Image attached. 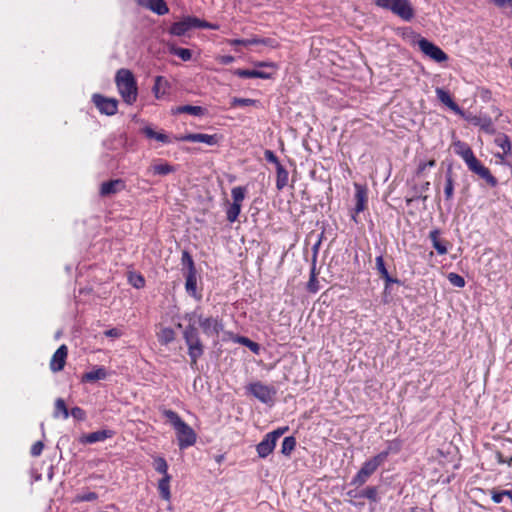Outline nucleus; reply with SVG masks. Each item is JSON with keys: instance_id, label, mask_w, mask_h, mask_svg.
Returning a JSON list of instances; mask_svg holds the SVG:
<instances>
[{"instance_id": "obj_1", "label": "nucleus", "mask_w": 512, "mask_h": 512, "mask_svg": "<svg viewBox=\"0 0 512 512\" xmlns=\"http://www.w3.org/2000/svg\"><path fill=\"white\" fill-rule=\"evenodd\" d=\"M115 82L123 101L132 105L137 100L138 88L132 72L128 69H120L116 73Z\"/></svg>"}, {"instance_id": "obj_2", "label": "nucleus", "mask_w": 512, "mask_h": 512, "mask_svg": "<svg viewBox=\"0 0 512 512\" xmlns=\"http://www.w3.org/2000/svg\"><path fill=\"white\" fill-rule=\"evenodd\" d=\"M183 337L188 346V354L191 358V366L197 365V360L203 355L204 347L199 338V333L194 324H189L184 332Z\"/></svg>"}, {"instance_id": "obj_3", "label": "nucleus", "mask_w": 512, "mask_h": 512, "mask_svg": "<svg viewBox=\"0 0 512 512\" xmlns=\"http://www.w3.org/2000/svg\"><path fill=\"white\" fill-rule=\"evenodd\" d=\"M375 4L405 21H410L414 17V9L409 0H375Z\"/></svg>"}, {"instance_id": "obj_4", "label": "nucleus", "mask_w": 512, "mask_h": 512, "mask_svg": "<svg viewBox=\"0 0 512 512\" xmlns=\"http://www.w3.org/2000/svg\"><path fill=\"white\" fill-rule=\"evenodd\" d=\"M385 462V454H377L363 463L361 469L352 479L351 484L360 487L366 483L368 478Z\"/></svg>"}, {"instance_id": "obj_5", "label": "nucleus", "mask_w": 512, "mask_h": 512, "mask_svg": "<svg viewBox=\"0 0 512 512\" xmlns=\"http://www.w3.org/2000/svg\"><path fill=\"white\" fill-rule=\"evenodd\" d=\"M215 28L208 23L201 21L196 17H186L183 20L174 23L170 28V33L176 36H183L194 28Z\"/></svg>"}, {"instance_id": "obj_6", "label": "nucleus", "mask_w": 512, "mask_h": 512, "mask_svg": "<svg viewBox=\"0 0 512 512\" xmlns=\"http://www.w3.org/2000/svg\"><path fill=\"white\" fill-rule=\"evenodd\" d=\"M417 45L425 56L437 63H442L448 60V55L440 47L436 46L426 38L419 36Z\"/></svg>"}, {"instance_id": "obj_7", "label": "nucleus", "mask_w": 512, "mask_h": 512, "mask_svg": "<svg viewBox=\"0 0 512 512\" xmlns=\"http://www.w3.org/2000/svg\"><path fill=\"white\" fill-rule=\"evenodd\" d=\"M465 163L471 172L477 174L480 178L484 179L491 187L497 186V184H498L497 179L491 174L490 170L487 167H485L475 157V155H473Z\"/></svg>"}, {"instance_id": "obj_8", "label": "nucleus", "mask_w": 512, "mask_h": 512, "mask_svg": "<svg viewBox=\"0 0 512 512\" xmlns=\"http://www.w3.org/2000/svg\"><path fill=\"white\" fill-rule=\"evenodd\" d=\"M177 434L178 445L180 449L190 447L196 442V433L184 421L175 428Z\"/></svg>"}, {"instance_id": "obj_9", "label": "nucleus", "mask_w": 512, "mask_h": 512, "mask_svg": "<svg viewBox=\"0 0 512 512\" xmlns=\"http://www.w3.org/2000/svg\"><path fill=\"white\" fill-rule=\"evenodd\" d=\"M198 324L207 336L218 337L219 333L223 330L222 322L213 317H203L200 315L198 317Z\"/></svg>"}, {"instance_id": "obj_10", "label": "nucleus", "mask_w": 512, "mask_h": 512, "mask_svg": "<svg viewBox=\"0 0 512 512\" xmlns=\"http://www.w3.org/2000/svg\"><path fill=\"white\" fill-rule=\"evenodd\" d=\"M93 103L102 114L112 116L117 113L118 101L114 98H107L100 94L93 95Z\"/></svg>"}, {"instance_id": "obj_11", "label": "nucleus", "mask_w": 512, "mask_h": 512, "mask_svg": "<svg viewBox=\"0 0 512 512\" xmlns=\"http://www.w3.org/2000/svg\"><path fill=\"white\" fill-rule=\"evenodd\" d=\"M248 389L253 394L254 397L259 399L263 403H268L272 401L276 393L272 387L264 385L261 382H255L250 384Z\"/></svg>"}, {"instance_id": "obj_12", "label": "nucleus", "mask_w": 512, "mask_h": 512, "mask_svg": "<svg viewBox=\"0 0 512 512\" xmlns=\"http://www.w3.org/2000/svg\"><path fill=\"white\" fill-rule=\"evenodd\" d=\"M179 140L186 142H200L213 146L218 143L219 137L216 134L209 135L203 133H189L180 137Z\"/></svg>"}, {"instance_id": "obj_13", "label": "nucleus", "mask_w": 512, "mask_h": 512, "mask_svg": "<svg viewBox=\"0 0 512 512\" xmlns=\"http://www.w3.org/2000/svg\"><path fill=\"white\" fill-rule=\"evenodd\" d=\"M68 354V349L66 345H61L53 354L51 361H50V369L53 372H59L63 370L66 358Z\"/></svg>"}, {"instance_id": "obj_14", "label": "nucleus", "mask_w": 512, "mask_h": 512, "mask_svg": "<svg viewBox=\"0 0 512 512\" xmlns=\"http://www.w3.org/2000/svg\"><path fill=\"white\" fill-rule=\"evenodd\" d=\"M125 188V183L121 179L110 180L103 182L100 187V194L102 196H109L116 194Z\"/></svg>"}, {"instance_id": "obj_15", "label": "nucleus", "mask_w": 512, "mask_h": 512, "mask_svg": "<svg viewBox=\"0 0 512 512\" xmlns=\"http://www.w3.org/2000/svg\"><path fill=\"white\" fill-rule=\"evenodd\" d=\"M141 6H144L158 15L168 13L169 9L163 0H136Z\"/></svg>"}, {"instance_id": "obj_16", "label": "nucleus", "mask_w": 512, "mask_h": 512, "mask_svg": "<svg viewBox=\"0 0 512 512\" xmlns=\"http://www.w3.org/2000/svg\"><path fill=\"white\" fill-rule=\"evenodd\" d=\"M355 199H356V205H355V213L358 214L360 212H363L366 209V203H367V190L363 186L359 184H355Z\"/></svg>"}, {"instance_id": "obj_17", "label": "nucleus", "mask_w": 512, "mask_h": 512, "mask_svg": "<svg viewBox=\"0 0 512 512\" xmlns=\"http://www.w3.org/2000/svg\"><path fill=\"white\" fill-rule=\"evenodd\" d=\"M436 95L439 101H441L443 104H445L447 107H449L451 110L458 114H462L461 109L459 106L452 100L451 96L447 91H445L442 88H436Z\"/></svg>"}, {"instance_id": "obj_18", "label": "nucleus", "mask_w": 512, "mask_h": 512, "mask_svg": "<svg viewBox=\"0 0 512 512\" xmlns=\"http://www.w3.org/2000/svg\"><path fill=\"white\" fill-rule=\"evenodd\" d=\"M110 437V432L107 430L95 431L86 435L81 436L80 442L84 444H92L100 441H104Z\"/></svg>"}, {"instance_id": "obj_19", "label": "nucleus", "mask_w": 512, "mask_h": 512, "mask_svg": "<svg viewBox=\"0 0 512 512\" xmlns=\"http://www.w3.org/2000/svg\"><path fill=\"white\" fill-rule=\"evenodd\" d=\"M276 443L273 439H270L267 435L265 438L257 445V453L261 458L267 457L275 448Z\"/></svg>"}, {"instance_id": "obj_20", "label": "nucleus", "mask_w": 512, "mask_h": 512, "mask_svg": "<svg viewBox=\"0 0 512 512\" xmlns=\"http://www.w3.org/2000/svg\"><path fill=\"white\" fill-rule=\"evenodd\" d=\"M453 149L454 152L459 155L465 162L474 155L472 149L466 143L461 141L454 142Z\"/></svg>"}, {"instance_id": "obj_21", "label": "nucleus", "mask_w": 512, "mask_h": 512, "mask_svg": "<svg viewBox=\"0 0 512 512\" xmlns=\"http://www.w3.org/2000/svg\"><path fill=\"white\" fill-rule=\"evenodd\" d=\"M170 481H171V476H163L158 481V490H159L160 496L165 501H170V499H171Z\"/></svg>"}, {"instance_id": "obj_22", "label": "nucleus", "mask_w": 512, "mask_h": 512, "mask_svg": "<svg viewBox=\"0 0 512 512\" xmlns=\"http://www.w3.org/2000/svg\"><path fill=\"white\" fill-rule=\"evenodd\" d=\"M172 172H174V167L168 163H154L147 170V173L153 175H167Z\"/></svg>"}, {"instance_id": "obj_23", "label": "nucleus", "mask_w": 512, "mask_h": 512, "mask_svg": "<svg viewBox=\"0 0 512 512\" xmlns=\"http://www.w3.org/2000/svg\"><path fill=\"white\" fill-rule=\"evenodd\" d=\"M277 177H276V188L278 190H282L288 184V171L283 167L282 164H278L276 168Z\"/></svg>"}, {"instance_id": "obj_24", "label": "nucleus", "mask_w": 512, "mask_h": 512, "mask_svg": "<svg viewBox=\"0 0 512 512\" xmlns=\"http://www.w3.org/2000/svg\"><path fill=\"white\" fill-rule=\"evenodd\" d=\"M107 376V372L104 368L100 367L93 371L87 372L82 376V381L84 382H94L97 380L105 379Z\"/></svg>"}, {"instance_id": "obj_25", "label": "nucleus", "mask_w": 512, "mask_h": 512, "mask_svg": "<svg viewBox=\"0 0 512 512\" xmlns=\"http://www.w3.org/2000/svg\"><path fill=\"white\" fill-rule=\"evenodd\" d=\"M168 86L167 80L162 76H157L155 78V83L153 86V92L156 98H161L166 93V88Z\"/></svg>"}, {"instance_id": "obj_26", "label": "nucleus", "mask_w": 512, "mask_h": 512, "mask_svg": "<svg viewBox=\"0 0 512 512\" xmlns=\"http://www.w3.org/2000/svg\"><path fill=\"white\" fill-rule=\"evenodd\" d=\"M473 123L475 125H478L480 126V128L485 131L486 133H489V134H493L495 133V128H494V125H493V122L490 118L488 117H484V118H481V117H475L473 119Z\"/></svg>"}, {"instance_id": "obj_27", "label": "nucleus", "mask_w": 512, "mask_h": 512, "mask_svg": "<svg viewBox=\"0 0 512 512\" xmlns=\"http://www.w3.org/2000/svg\"><path fill=\"white\" fill-rule=\"evenodd\" d=\"M197 276L196 271L187 272L185 288L191 296H196Z\"/></svg>"}, {"instance_id": "obj_28", "label": "nucleus", "mask_w": 512, "mask_h": 512, "mask_svg": "<svg viewBox=\"0 0 512 512\" xmlns=\"http://www.w3.org/2000/svg\"><path fill=\"white\" fill-rule=\"evenodd\" d=\"M60 415H62L64 419H67L69 417V410L62 398H58L55 401V410L53 413V417L59 418Z\"/></svg>"}, {"instance_id": "obj_29", "label": "nucleus", "mask_w": 512, "mask_h": 512, "mask_svg": "<svg viewBox=\"0 0 512 512\" xmlns=\"http://www.w3.org/2000/svg\"><path fill=\"white\" fill-rule=\"evenodd\" d=\"M444 194L446 200H451L453 198L454 194V181L452 178V170L451 168L448 169L446 173V183L444 188Z\"/></svg>"}, {"instance_id": "obj_30", "label": "nucleus", "mask_w": 512, "mask_h": 512, "mask_svg": "<svg viewBox=\"0 0 512 512\" xmlns=\"http://www.w3.org/2000/svg\"><path fill=\"white\" fill-rule=\"evenodd\" d=\"M438 234L439 232L437 230H433L430 232L429 237L433 243V247L436 249L438 254L444 255L447 253V247L445 244L439 241Z\"/></svg>"}, {"instance_id": "obj_31", "label": "nucleus", "mask_w": 512, "mask_h": 512, "mask_svg": "<svg viewBox=\"0 0 512 512\" xmlns=\"http://www.w3.org/2000/svg\"><path fill=\"white\" fill-rule=\"evenodd\" d=\"M175 339V332L171 328H163L158 333V340L161 344H168Z\"/></svg>"}, {"instance_id": "obj_32", "label": "nucleus", "mask_w": 512, "mask_h": 512, "mask_svg": "<svg viewBox=\"0 0 512 512\" xmlns=\"http://www.w3.org/2000/svg\"><path fill=\"white\" fill-rule=\"evenodd\" d=\"M143 132L144 134L146 135V137L150 138V139H155L159 142H162V143H168L169 142V138L166 134H163V133H158L156 131H154L151 127H145L143 129Z\"/></svg>"}, {"instance_id": "obj_33", "label": "nucleus", "mask_w": 512, "mask_h": 512, "mask_svg": "<svg viewBox=\"0 0 512 512\" xmlns=\"http://www.w3.org/2000/svg\"><path fill=\"white\" fill-rule=\"evenodd\" d=\"M236 74L243 78H269L267 73L259 70H238Z\"/></svg>"}, {"instance_id": "obj_34", "label": "nucleus", "mask_w": 512, "mask_h": 512, "mask_svg": "<svg viewBox=\"0 0 512 512\" xmlns=\"http://www.w3.org/2000/svg\"><path fill=\"white\" fill-rule=\"evenodd\" d=\"M175 113H188L199 116L203 114V108L200 106L184 105L177 107Z\"/></svg>"}, {"instance_id": "obj_35", "label": "nucleus", "mask_w": 512, "mask_h": 512, "mask_svg": "<svg viewBox=\"0 0 512 512\" xmlns=\"http://www.w3.org/2000/svg\"><path fill=\"white\" fill-rule=\"evenodd\" d=\"M153 466L154 469L163 476H170L168 474V464L163 457H155Z\"/></svg>"}, {"instance_id": "obj_36", "label": "nucleus", "mask_w": 512, "mask_h": 512, "mask_svg": "<svg viewBox=\"0 0 512 512\" xmlns=\"http://www.w3.org/2000/svg\"><path fill=\"white\" fill-rule=\"evenodd\" d=\"M295 445H296V440L294 437H292V436L285 437L282 442L281 452L284 455L288 456L294 450Z\"/></svg>"}, {"instance_id": "obj_37", "label": "nucleus", "mask_w": 512, "mask_h": 512, "mask_svg": "<svg viewBox=\"0 0 512 512\" xmlns=\"http://www.w3.org/2000/svg\"><path fill=\"white\" fill-rule=\"evenodd\" d=\"M268 42H269V40H263V39H257V38H253V39H233V40L229 41V43L231 45H243V46L259 44V43L268 44Z\"/></svg>"}, {"instance_id": "obj_38", "label": "nucleus", "mask_w": 512, "mask_h": 512, "mask_svg": "<svg viewBox=\"0 0 512 512\" xmlns=\"http://www.w3.org/2000/svg\"><path fill=\"white\" fill-rule=\"evenodd\" d=\"M241 204L232 203L227 209V220L231 223L235 222L240 214Z\"/></svg>"}, {"instance_id": "obj_39", "label": "nucleus", "mask_w": 512, "mask_h": 512, "mask_svg": "<svg viewBox=\"0 0 512 512\" xmlns=\"http://www.w3.org/2000/svg\"><path fill=\"white\" fill-rule=\"evenodd\" d=\"M496 145H498L504 154H507L511 151V143L509 138L506 135H500L495 139Z\"/></svg>"}, {"instance_id": "obj_40", "label": "nucleus", "mask_w": 512, "mask_h": 512, "mask_svg": "<svg viewBox=\"0 0 512 512\" xmlns=\"http://www.w3.org/2000/svg\"><path fill=\"white\" fill-rule=\"evenodd\" d=\"M233 203L242 204L245 198V189L243 187H234L231 191Z\"/></svg>"}, {"instance_id": "obj_41", "label": "nucleus", "mask_w": 512, "mask_h": 512, "mask_svg": "<svg viewBox=\"0 0 512 512\" xmlns=\"http://www.w3.org/2000/svg\"><path fill=\"white\" fill-rule=\"evenodd\" d=\"M447 278L449 282L455 287L462 288L465 286L464 278L457 273L451 272L448 274Z\"/></svg>"}, {"instance_id": "obj_42", "label": "nucleus", "mask_w": 512, "mask_h": 512, "mask_svg": "<svg viewBox=\"0 0 512 512\" xmlns=\"http://www.w3.org/2000/svg\"><path fill=\"white\" fill-rule=\"evenodd\" d=\"M377 495H378V490L376 487H373V486L367 487L360 493V497L367 498L373 502H376L378 500Z\"/></svg>"}, {"instance_id": "obj_43", "label": "nucleus", "mask_w": 512, "mask_h": 512, "mask_svg": "<svg viewBox=\"0 0 512 512\" xmlns=\"http://www.w3.org/2000/svg\"><path fill=\"white\" fill-rule=\"evenodd\" d=\"M171 52L174 55H177L183 61H189L191 59V57H192V52L189 49H186V48H176V47H173L171 49Z\"/></svg>"}, {"instance_id": "obj_44", "label": "nucleus", "mask_w": 512, "mask_h": 512, "mask_svg": "<svg viewBox=\"0 0 512 512\" xmlns=\"http://www.w3.org/2000/svg\"><path fill=\"white\" fill-rule=\"evenodd\" d=\"M307 289L312 293H316L319 290L318 280L315 273V267L311 269L310 279L307 283Z\"/></svg>"}, {"instance_id": "obj_45", "label": "nucleus", "mask_w": 512, "mask_h": 512, "mask_svg": "<svg viewBox=\"0 0 512 512\" xmlns=\"http://www.w3.org/2000/svg\"><path fill=\"white\" fill-rule=\"evenodd\" d=\"M401 449V444L399 441H391L388 443L387 449L380 452L379 454H385V460L391 453H398Z\"/></svg>"}, {"instance_id": "obj_46", "label": "nucleus", "mask_w": 512, "mask_h": 512, "mask_svg": "<svg viewBox=\"0 0 512 512\" xmlns=\"http://www.w3.org/2000/svg\"><path fill=\"white\" fill-rule=\"evenodd\" d=\"M182 264L188 268V272L196 271L194 261L187 251L182 252Z\"/></svg>"}, {"instance_id": "obj_47", "label": "nucleus", "mask_w": 512, "mask_h": 512, "mask_svg": "<svg viewBox=\"0 0 512 512\" xmlns=\"http://www.w3.org/2000/svg\"><path fill=\"white\" fill-rule=\"evenodd\" d=\"M375 264H376V269L380 275V277L382 278L383 276H387L388 271L385 267V264H384V259L382 256H378L376 257V260H375Z\"/></svg>"}, {"instance_id": "obj_48", "label": "nucleus", "mask_w": 512, "mask_h": 512, "mask_svg": "<svg viewBox=\"0 0 512 512\" xmlns=\"http://www.w3.org/2000/svg\"><path fill=\"white\" fill-rule=\"evenodd\" d=\"M165 416L170 420L174 428L178 426L179 423H181L183 420L179 417V415L172 411V410H166Z\"/></svg>"}, {"instance_id": "obj_49", "label": "nucleus", "mask_w": 512, "mask_h": 512, "mask_svg": "<svg viewBox=\"0 0 512 512\" xmlns=\"http://www.w3.org/2000/svg\"><path fill=\"white\" fill-rule=\"evenodd\" d=\"M129 282L135 288H142L145 284L144 278L141 275H130Z\"/></svg>"}, {"instance_id": "obj_50", "label": "nucleus", "mask_w": 512, "mask_h": 512, "mask_svg": "<svg viewBox=\"0 0 512 512\" xmlns=\"http://www.w3.org/2000/svg\"><path fill=\"white\" fill-rule=\"evenodd\" d=\"M70 414L73 418L77 420H84L86 417L85 411L80 407H73L69 412V415Z\"/></svg>"}, {"instance_id": "obj_51", "label": "nucleus", "mask_w": 512, "mask_h": 512, "mask_svg": "<svg viewBox=\"0 0 512 512\" xmlns=\"http://www.w3.org/2000/svg\"><path fill=\"white\" fill-rule=\"evenodd\" d=\"M512 497L511 492L509 491H501V492H493L492 500L495 503H501L504 497Z\"/></svg>"}, {"instance_id": "obj_52", "label": "nucleus", "mask_w": 512, "mask_h": 512, "mask_svg": "<svg viewBox=\"0 0 512 512\" xmlns=\"http://www.w3.org/2000/svg\"><path fill=\"white\" fill-rule=\"evenodd\" d=\"M264 157L268 162L275 164L276 168L278 167V164H281L277 156L271 150H265Z\"/></svg>"}, {"instance_id": "obj_53", "label": "nucleus", "mask_w": 512, "mask_h": 512, "mask_svg": "<svg viewBox=\"0 0 512 512\" xmlns=\"http://www.w3.org/2000/svg\"><path fill=\"white\" fill-rule=\"evenodd\" d=\"M44 448V444L42 441H37L33 444L31 447V455L34 457L39 456L42 453V450Z\"/></svg>"}, {"instance_id": "obj_54", "label": "nucleus", "mask_w": 512, "mask_h": 512, "mask_svg": "<svg viewBox=\"0 0 512 512\" xmlns=\"http://www.w3.org/2000/svg\"><path fill=\"white\" fill-rule=\"evenodd\" d=\"M287 430H288L287 427H285L283 429H277V430H275L273 432L268 433L267 436L270 439H273V441L276 443L277 439Z\"/></svg>"}, {"instance_id": "obj_55", "label": "nucleus", "mask_w": 512, "mask_h": 512, "mask_svg": "<svg viewBox=\"0 0 512 512\" xmlns=\"http://www.w3.org/2000/svg\"><path fill=\"white\" fill-rule=\"evenodd\" d=\"M104 334L107 337H113V338H119L122 335L121 331L118 330L117 328H112V329L106 330L104 332Z\"/></svg>"}, {"instance_id": "obj_56", "label": "nucleus", "mask_w": 512, "mask_h": 512, "mask_svg": "<svg viewBox=\"0 0 512 512\" xmlns=\"http://www.w3.org/2000/svg\"><path fill=\"white\" fill-rule=\"evenodd\" d=\"M234 103L241 105V106H249V105L254 104L255 100L247 99V98H240V99H235Z\"/></svg>"}, {"instance_id": "obj_57", "label": "nucleus", "mask_w": 512, "mask_h": 512, "mask_svg": "<svg viewBox=\"0 0 512 512\" xmlns=\"http://www.w3.org/2000/svg\"><path fill=\"white\" fill-rule=\"evenodd\" d=\"M240 342L250 347L252 350H256L258 348L257 344L249 340L248 338L242 337L240 338Z\"/></svg>"}, {"instance_id": "obj_58", "label": "nucleus", "mask_w": 512, "mask_h": 512, "mask_svg": "<svg viewBox=\"0 0 512 512\" xmlns=\"http://www.w3.org/2000/svg\"><path fill=\"white\" fill-rule=\"evenodd\" d=\"M436 162L435 160H429L427 163H421L418 167V172H423L427 167H433L435 166Z\"/></svg>"}, {"instance_id": "obj_59", "label": "nucleus", "mask_w": 512, "mask_h": 512, "mask_svg": "<svg viewBox=\"0 0 512 512\" xmlns=\"http://www.w3.org/2000/svg\"><path fill=\"white\" fill-rule=\"evenodd\" d=\"M385 280V288H388V286L392 283H398V279L392 278L389 274L387 276L382 277Z\"/></svg>"}, {"instance_id": "obj_60", "label": "nucleus", "mask_w": 512, "mask_h": 512, "mask_svg": "<svg viewBox=\"0 0 512 512\" xmlns=\"http://www.w3.org/2000/svg\"><path fill=\"white\" fill-rule=\"evenodd\" d=\"M96 498H97L96 493H94V492H90V493H88V494H86V495L82 496V497H81V500H82V501H93V500H95Z\"/></svg>"}, {"instance_id": "obj_61", "label": "nucleus", "mask_w": 512, "mask_h": 512, "mask_svg": "<svg viewBox=\"0 0 512 512\" xmlns=\"http://www.w3.org/2000/svg\"><path fill=\"white\" fill-rule=\"evenodd\" d=\"M234 61V57L233 56H230V55H226V56H222L221 57V62L223 64H230Z\"/></svg>"}, {"instance_id": "obj_62", "label": "nucleus", "mask_w": 512, "mask_h": 512, "mask_svg": "<svg viewBox=\"0 0 512 512\" xmlns=\"http://www.w3.org/2000/svg\"><path fill=\"white\" fill-rule=\"evenodd\" d=\"M348 495H349V496H354L352 491H349V492H348Z\"/></svg>"}]
</instances>
